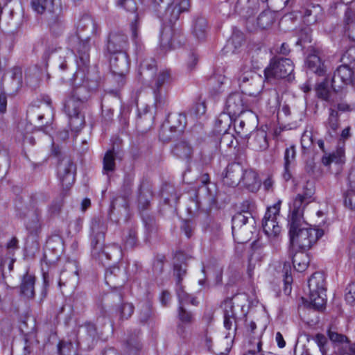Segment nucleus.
I'll return each instance as SVG.
<instances>
[{"label": "nucleus", "instance_id": "1", "mask_svg": "<svg viewBox=\"0 0 355 355\" xmlns=\"http://www.w3.org/2000/svg\"><path fill=\"white\" fill-rule=\"evenodd\" d=\"M139 76L145 80L152 78L150 87L153 91L156 107H162L166 102L167 86L173 81L171 73L168 69L157 73L155 60H144L140 64Z\"/></svg>", "mask_w": 355, "mask_h": 355}, {"label": "nucleus", "instance_id": "2", "mask_svg": "<svg viewBox=\"0 0 355 355\" xmlns=\"http://www.w3.org/2000/svg\"><path fill=\"white\" fill-rule=\"evenodd\" d=\"M106 231L107 225L103 218L93 219L90 234L92 254L102 261H103V257L107 260L117 261L122 256L121 248L117 244L104 247Z\"/></svg>", "mask_w": 355, "mask_h": 355}, {"label": "nucleus", "instance_id": "3", "mask_svg": "<svg viewBox=\"0 0 355 355\" xmlns=\"http://www.w3.org/2000/svg\"><path fill=\"white\" fill-rule=\"evenodd\" d=\"M288 227L291 245L302 251L309 250L324 234L323 230L311 228L305 221L288 223Z\"/></svg>", "mask_w": 355, "mask_h": 355}, {"label": "nucleus", "instance_id": "4", "mask_svg": "<svg viewBox=\"0 0 355 355\" xmlns=\"http://www.w3.org/2000/svg\"><path fill=\"white\" fill-rule=\"evenodd\" d=\"M85 92L84 87H79L73 89L66 99L64 110L69 117V125L72 131L78 132L83 127L85 118L80 114V109L85 97L82 94Z\"/></svg>", "mask_w": 355, "mask_h": 355}, {"label": "nucleus", "instance_id": "5", "mask_svg": "<svg viewBox=\"0 0 355 355\" xmlns=\"http://www.w3.org/2000/svg\"><path fill=\"white\" fill-rule=\"evenodd\" d=\"M280 211V203L277 202L268 208L262 220V227L268 236L270 245L277 250L282 241V227L277 220Z\"/></svg>", "mask_w": 355, "mask_h": 355}, {"label": "nucleus", "instance_id": "6", "mask_svg": "<svg viewBox=\"0 0 355 355\" xmlns=\"http://www.w3.org/2000/svg\"><path fill=\"white\" fill-rule=\"evenodd\" d=\"M309 289V302L317 310L322 309L326 302L325 278L322 273L315 272L308 282Z\"/></svg>", "mask_w": 355, "mask_h": 355}, {"label": "nucleus", "instance_id": "7", "mask_svg": "<svg viewBox=\"0 0 355 355\" xmlns=\"http://www.w3.org/2000/svg\"><path fill=\"white\" fill-rule=\"evenodd\" d=\"M240 89L243 93L249 96H256L260 90V77H257L250 67L244 64L235 75Z\"/></svg>", "mask_w": 355, "mask_h": 355}, {"label": "nucleus", "instance_id": "8", "mask_svg": "<svg viewBox=\"0 0 355 355\" xmlns=\"http://www.w3.org/2000/svg\"><path fill=\"white\" fill-rule=\"evenodd\" d=\"M293 70L294 65L290 59L273 57L264 69V76L267 80L272 78H285L290 77Z\"/></svg>", "mask_w": 355, "mask_h": 355}, {"label": "nucleus", "instance_id": "9", "mask_svg": "<svg viewBox=\"0 0 355 355\" xmlns=\"http://www.w3.org/2000/svg\"><path fill=\"white\" fill-rule=\"evenodd\" d=\"M252 219L250 212L243 210L238 212L232 217V235L239 243L247 242L250 239L251 231L248 225L249 219Z\"/></svg>", "mask_w": 355, "mask_h": 355}, {"label": "nucleus", "instance_id": "10", "mask_svg": "<svg viewBox=\"0 0 355 355\" xmlns=\"http://www.w3.org/2000/svg\"><path fill=\"white\" fill-rule=\"evenodd\" d=\"M130 64V59L127 53H121L110 58V71L119 87L124 85L125 76L129 72Z\"/></svg>", "mask_w": 355, "mask_h": 355}, {"label": "nucleus", "instance_id": "11", "mask_svg": "<svg viewBox=\"0 0 355 355\" xmlns=\"http://www.w3.org/2000/svg\"><path fill=\"white\" fill-rule=\"evenodd\" d=\"M67 42L71 51L73 53L76 52L78 55V64H80V62L82 65L87 67L89 62V52L92 46L90 37H87L82 40L78 33H74L68 37Z\"/></svg>", "mask_w": 355, "mask_h": 355}, {"label": "nucleus", "instance_id": "12", "mask_svg": "<svg viewBox=\"0 0 355 355\" xmlns=\"http://www.w3.org/2000/svg\"><path fill=\"white\" fill-rule=\"evenodd\" d=\"M245 107L243 92L232 93L225 101V112L220 115V117H227L232 120L234 117L239 116L240 114H243Z\"/></svg>", "mask_w": 355, "mask_h": 355}, {"label": "nucleus", "instance_id": "13", "mask_svg": "<svg viewBox=\"0 0 355 355\" xmlns=\"http://www.w3.org/2000/svg\"><path fill=\"white\" fill-rule=\"evenodd\" d=\"M299 12L306 26H313L323 22L325 18L324 9L319 4L307 3L300 7Z\"/></svg>", "mask_w": 355, "mask_h": 355}, {"label": "nucleus", "instance_id": "14", "mask_svg": "<svg viewBox=\"0 0 355 355\" xmlns=\"http://www.w3.org/2000/svg\"><path fill=\"white\" fill-rule=\"evenodd\" d=\"M355 85V76L353 70L347 65L339 66L334 71L331 79V87L338 92L346 85Z\"/></svg>", "mask_w": 355, "mask_h": 355}, {"label": "nucleus", "instance_id": "15", "mask_svg": "<svg viewBox=\"0 0 355 355\" xmlns=\"http://www.w3.org/2000/svg\"><path fill=\"white\" fill-rule=\"evenodd\" d=\"M57 173L62 186L68 188L74 183L76 166L69 158L63 157L58 164Z\"/></svg>", "mask_w": 355, "mask_h": 355}, {"label": "nucleus", "instance_id": "16", "mask_svg": "<svg viewBox=\"0 0 355 355\" xmlns=\"http://www.w3.org/2000/svg\"><path fill=\"white\" fill-rule=\"evenodd\" d=\"M128 46L127 36L121 33H112L109 35L106 50L112 55L127 53Z\"/></svg>", "mask_w": 355, "mask_h": 355}, {"label": "nucleus", "instance_id": "17", "mask_svg": "<svg viewBox=\"0 0 355 355\" xmlns=\"http://www.w3.org/2000/svg\"><path fill=\"white\" fill-rule=\"evenodd\" d=\"M31 8L37 15L56 14L60 9V0H31Z\"/></svg>", "mask_w": 355, "mask_h": 355}, {"label": "nucleus", "instance_id": "18", "mask_svg": "<svg viewBox=\"0 0 355 355\" xmlns=\"http://www.w3.org/2000/svg\"><path fill=\"white\" fill-rule=\"evenodd\" d=\"M309 203H305L304 199L297 194L289 207L288 223L304 222V211Z\"/></svg>", "mask_w": 355, "mask_h": 355}, {"label": "nucleus", "instance_id": "19", "mask_svg": "<svg viewBox=\"0 0 355 355\" xmlns=\"http://www.w3.org/2000/svg\"><path fill=\"white\" fill-rule=\"evenodd\" d=\"M243 171V166L239 163L230 164L223 173L224 184L234 187L241 182Z\"/></svg>", "mask_w": 355, "mask_h": 355}, {"label": "nucleus", "instance_id": "20", "mask_svg": "<svg viewBox=\"0 0 355 355\" xmlns=\"http://www.w3.org/2000/svg\"><path fill=\"white\" fill-rule=\"evenodd\" d=\"M35 276L26 272L21 277L19 286L20 296L27 300L33 299L35 297Z\"/></svg>", "mask_w": 355, "mask_h": 355}, {"label": "nucleus", "instance_id": "21", "mask_svg": "<svg viewBox=\"0 0 355 355\" xmlns=\"http://www.w3.org/2000/svg\"><path fill=\"white\" fill-rule=\"evenodd\" d=\"M190 0H174L172 7H170L166 12L167 20L170 24L175 22L180 17V13L187 12L190 8Z\"/></svg>", "mask_w": 355, "mask_h": 355}, {"label": "nucleus", "instance_id": "22", "mask_svg": "<svg viewBox=\"0 0 355 355\" xmlns=\"http://www.w3.org/2000/svg\"><path fill=\"white\" fill-rule=\"evenodd\" d=\"M305 65L311 72L318 76H324L326 67L320 57L315 53L309 54L305 61Z\"/></svg>", "mask_w": 355, "mask_h": 355}, {"label": "nucleus", "instance_id": "23", "mask_svg": "<svg viewBox=\"0 0 355 355\" xmlns=\"http://www.w3.org/2000/svg\"><path fill=\"white\" fill-rule=\"evenodd\" d=\"M340 126L339 114L338 110L333 107L329 109V117L325 123L327 135L330 138H335L338 134Z\"/></svg>", "mask_w": 355, "mask_h": 355}, {"label": "nucleus", "instance_id": "24", "mask_svg": "<svg viewBox=\"0 0 355 355\" xmlns=\"http://www.w3.org/2000/svg\"><path fill=\"white\" fill-rule=\"evenodd\" d=\"M344 144L342 146H338L336 150L331 153H325L322 157V163L324 166H329L331 163L343 164L345 162V152Z\"/></svg>", "mask_w": 355, "mask_h": 355}, {"label": "nucleus", "instance_id": "25", "mask_svg": "<svg viewBox=\"0 0 355 355\" xmlns=\"http://www.w3.org/2000/svg\"><path fill=\"white\" fill-rule=\"evenodd\" d=\"M250 146L257 151L265 150L268 147L267 134L264 130H260L252 133Z\"/></svg>", "mask_w": 355, "mask_h": 355}, {"label": "nucleus", "instance_id": "26", "mask_svg": "<svg viewBox=\"0 0 355 355\" xmlns=\"http://www.w3.org/2000/svg\"><path fill=\"white\" fill-rule=\"evenodd\" d=\"M173 3L174 0H153L152 8L159 18L168 21L166 12Z\"/></svg>", "mask_w": 355, "mask_h": 355}, {"label": "nucleus", "instance_id": "27", "mask_svg": "<svg viewBox=\"0 0 355 355\" xmlns=\"http://www.w3.org/2000/svg\"><path fill=\"white\" fill-rule=\"evenodd\" d=\"M345 28L349 39L355 41V10L347 8L345 13Z\"/></svg>", "mask_w": 355, "mask_h": 355}, {"label": "nucleus", "instance_id": "28", "mask_svg": "<svg viewBox=\"0 0 355 355\" xmlns=\"http://www.w3.org/2000/svg\"><path fill=\"white\" fill-rule=\"evenodd\" d=\"M241 182L251 191L257 189L260 184L257 173L252 169H243Z\"/></svg>", "mask_w": 355, "mask_h": 355}, {"label": "nucleus", "instance_id": "29", "mask_svg": "<svg viewBox=\"0 0 355 355\" xmlns=\"http://www.w3.org/2000/svg\"><path fill=\"white\" fill-rule=\"evenodd\" d=\"M207 30V21L205 17H197L193 25V34L198 40L205 38Z\"/></svg>", "mask_w": 355, "mask_h": 355}, {"label": "nucleus", "instance_id": "30", "mask_svg": "<svg viewBox=\"0 0 355 355\" xmlns=\"http://www.w3.org/2000/svg\"><path fill=\"white\" fill-rule=\"evenodd\" d=\"M31 218L26 220V227L31 234H37L41 229L40 215L37 211H33L30 214Z\"/></svg>", "mask_w": 355, "mask_h": 355}, {"label": "nucleus", "instance_id": "31", "mask_svg": "<svg viewBox=\"0 0 355 355\" xmlns=\"http://www.w3.org/2000/svg\"><path fill=\"white\" fill-rule=\"evenodd\" d=\"M309 261L308 254L302 252L295 254L293 257V266L297 271L300 272L307 268Z\"/></svg>", "mask_w": 355, "mask_h": 355}, {"label": "nucleus", "instance_id": "32", "mask_svg": "<svg viewBox=\"0 0 355 355\" xmlns=\"http://www.w3.org/2000/svg\"><path fill=\"white\" fill-rule=\"evenodd\" d=\"M168 123H171L170 129L173 132H182L186 126V116L176 114L169 116Z\"/></svg>", "mask_w": 355, "mask_h": 355}, {"label": "nucleus", "instance_id": "33", "mask_svg": "<svg viewBox=\"0 0 355 355\" xmlns=\"http://www.w3.org/2000/svg\"><path fill=\"white\" fill-rule=\"evenodd\" d=\"M243 42V34L239 31L234 32L231 37L227 40L225 49H227V51H232V53H234L242 46Z\"/></svg>", "mask_w": 355, "mask_h": 355}, {"label": "nucleus", "instance_id": "34", "mask_svg": "<svg viewBox=\"0 0 355 355\" xmlns=\"http://www.w3.org/2000/svg\"><path fill=\"white\" fill-rule=\"evenodd\" d=\"M151 198L152 193L148 189L140 188L138 196V207L139 210L144 211L148 208Z\"/></svg>", "mask_w": 355, "mask_h": 355}, {"label": "nucleus", "instance_id": "35", "mask_svg": "<svg viewBox=\"0 0 355 355\" xmlns=\"http://www.w3.org/2000/svg\"><path fill=\"white\" fill-rule=\"evenodd\" d=\"M115 170V154L114 149L109 150L103 157V173H108Z\"/></svg>", "mask_w": 355, "mask_h": 355}, {"label": "nucleus", "instance_id": "36", "mask_svg": "<svg viewBox=\"0 0 355 355\" xmlns=\"http://www.w3.org/2000/svg\"><path fill=\"white\" fill-rule=\"evenodd\" d=\"M87 28H92V32L93 34L96 35L98 33V27L96 22L90 16L85 15L80 19L77 30L78 31H81Z\"/></svg>", "mask_w": 355, "mask_h": 355}, {"label": "nucleus", "instance_id": "37", "mask_svg": "<svg viewBox=\"0 0 355 355\" xmlns=\"http://www.w3.org/2000/svg\"><path fill=\"white\" fill-rule=\"evenodd\" d=\"M160 46L163 49L168 50L172 48V31L169 27L162 28L159 38Z\"/></svg>", "mask_w": 355, "mask_h": 355}, {"label": "nucleus", "instance_id": "38", "mask_svg": "<svg viewBox=\"0 0 355 355\" xmlns=\"http://www.w3.org/2000/svg\"><path fill=\"white\" fill-rule=\"evenodd\" d=\"M173 153L180 158H189L192 153V148L187 142H180L173 148Z\"/></svg>", "mask_w": 355, "mask_h": 355}, {"label": "nucleus", "instance_id": "39", "mask_svg": "<svg viewBox=\"0 0 355 355\" xmlns=\"http://www.w3.org/2000/svg\"><path fill=\"white\" fill-rule=\"evenodd\" d=\"M123 243L126 248H134L137 243V230L135 227L128 229L123 233Z\"/></svg>", "mask_w": 355, "mask_h": 355}, {"label": "nucleus", "instance_id": "40", "mask_svg": "<svg viewBox=\"0 0 355 355\" xmlns=\"http://www.w3.org/2000/svg\"><path fill=\"white\" fill-rule=\"evenodd\" d=\"M135 307L131 303H122L116 310V315L121 320L128 319L133 313Z\"/></svg>", "mask_w": 355, "mask_h": 355}, {"label": "nucleus", "instance_id": "41", "mask_svg": "<svg viewBox=\"0 0 355 355\" xmlns=\"http://www.w3.org/2000/svg\"><path fill=\"white\" fill-rule=\"evenodd\" d=\"M273 14L270 11L262 12L257 18V25L262 29L268 28L274 21Z\"/></svg>", "mask_w": 355, "mask_h": 355}, {"label": "nucleus", "instance_id": "42", "mask_svg": "<svg viewBox=\"0 0 355 355\" xmlns=\"http://www.w3.org/2000/svg\"><path fill=\"white\" fill-rule=\"evenodd\" d=\"M12 86L14 90L19 89L23 83L22 69L20 67H14L11 70Z\"/></svg>", "mask_w": 355, "mask_h": 355}, {"label": "nucleus", "instance_id": "43", "mask_svg": "<svg viewBox=\"0 0 355 355\" xmlns=\"http://www.w3.org/2000/svg\"><path fill=\"white\" fill-rule=\"evenodd\" d=\"M13 329L12 324L9 319H2L0 322V339L6 340Z\"/></svg>", "mask_w": 355, "mask_h": 355}, {"label": "nucleus", "instance_id": "44", "mask_svg": "<svg viewBox=\"0 0 355 355\" xmlns=\"http://www.w3.org/2000/svg\"><path fill=\"white\" fill-rule=\"evenodd\" d=\"M327 336L329 340L334 343L345 345L346 343L348 342V338L346 336L337 332L333 327H330L327 329Z\"/></svg>", "mask_w": 355, "mask_h": 355}, {"label": "nucleus", "instance_id": "45", "mask_svg": "<svg viewBox=\"0 0 355 355\" xmlns=\"http://www.w3.org/2000/svg\"><path fill=\"white\" fill-rule=\"evenodd\" d=\"M176 293L180 305H182L183 303H187L189 302H190L193 305H197L196 300L194 297H191L188 293H187L180 284H177Z\"/></svg>", "mask_w": 355, "mask_h": 355}, {"label": "nucleus", "instance_id": "46", "mask_svg": "<svg viewBox=\"0 0 355 355\" xmlns=\"http://www.w3.org/2000/svg\"><path fill=\"white\" fill-rule=\"evenodd\" d=\"M153 317L152 306L149 302L144 303L139 310V320L141 323L147 322Z\"/></svg>", "mask_w": 355, "mask_h": 355}, {"label": "nucleus", "instance_id": "47", "mask_svg": "<svg viewBox=\"0 0 355 355\" xmlns=\"http://www.w3.org/2000/svg\"><path fill=\"white\" fill-rule=\"evenodd\" d=\"M317 344L322 355H326L329 349V342L324 334H317L313 338Z\"/></svg>", "mask_w": 355, "mask_h": 355}, {"label": "nucleus", "instance_id": "48", "mask_svg": "<svg viewBox=\"0 0 355 355\" xmlns=\"http://www.w3.org/2000/svg\"><path fill=\"white\" fill-rule=\"evenodd\" d=\"M125 347L130 354H135L141 348L138 337L134 336L128 338L125 342Z\"/></svg>", "mask_w": 355, "mask_h": 355}, {"label": "nucleus", "instance_id": "49", "mask_svg": "<svg viewBox=\"0 0 355 355\" xmlns=\"http://www.w3.org/2000/svg\"><path fill=\"white\" fill-rule=\"evenodd\" d=\"M314 193L315 190L313 184L307 182L306 186L304 187L303 192L302 193H299V195L304 199L305 203L309 204L314 200Z\"/></svg>", "mask_w": 355, "mask_h": 355}, {"label": "nucleus", "instance_id": "50", "mask_svg": "<svg viewBox=\"0 0 355 355\" xmlns=\"http://www.w3.org/2000/svg\"><path fill=\"white\" fill-rule=\"evenodd\" d=\"M80 333H86L88 336V340H93L97 334V331L95 325L90 322H85L80 327Z\"/></svg>", "mask_w": 355, "mask_h": 355}, {"label": "nucleus", "instance_id": "51", "mask_svg": "<svg viewBox=\"0 0 355 355\" xmlns=\"http://www.w3.org/2000/svg\"><path fill=\"white\" fill-rule=\"evenodd\" d=\"M296 150L294 146L287 148L284 152V165L294 166Z\"/></svg>", "mask_w": 355, "mask_h": 355}, {"label": "nucleus", "instance_id": "52", "mask_svg": "<svg viewBox=\"0 0 355 355\" xmlns=\"http://www.w3.org/2000/svg\"><path fill=\"white\" fill-rule=\"evenodd\" d=\"M311 42V30L310 28L301 29L298 33V40L297 44L302 45Z\"/></svg>", "mask_w": 355, "mask_h": 355}, {"label": "nucleus", "instance_id": "53", "mask_svg": "<svg viewBox=\"0 0 355 355\" xmlns=\"http://www.w3.org/2000/svg\"><path fill=\"white\" fill-rule=\"evenodd\" d=\"M316 94L318 98L327 101L331 102V92L326 86L325 83H320L316 87Z\"/></svg>", "mask_w": 355, "mask_h": 355}, {"label": "nucleus", "instance_id": "54", "mask_svg": "<svg viewBox=\"0 0 355 355\" xmlns=\"http://www.w3.org/2000/svg\"><path fill=\"white\" fill-rule=\"evenodd\" d=\"M58 352L60 355H76V349L71 343H60Z\"/></svg>", "mask_w": 355, "mask_h": 355}, {"label": "nucleus", "instance_id": "55", "mask_svg": "<svg viewBox=\"0 0 355 355\" xmlns=\"http://www.w3.org/2000/svg\"><path fill=\"white\" fill-rule=\"evenodd\" d=\"M49 25L50 30L55 34L59 33L63 29V22L58 15H56L53 19L49 20Z\"/></svg>", "mask_w": 355, "mask_h": 355}, {"label": "nucleus", "instance_id": "56", "mask_svg": "<svg viewBox=\"0 0 355 355\" xmlns=\"http://www.w3.org/2000/svg\"><path fill=\"white\" fill-rule=\"evenodd\" d=\"M117 6L132 13L137 10V3L135 0H118Z\"/></svg>", "mask_w": 355, "mask_h": 355}, {"label": "nucleus", "instance_id": "57", "mask_svg": "<svg viewBox=\"0 0 355 355\" xmlns=\"http://www.w3.org/2000/svg\"><path fill=\"white\" fill-rule=\"evenodd\" d=\"M345 205L349 209H355V191L348 190L345 196Z\"/></svg>", "mask_w": 355, "mask_h": 355}, {"label": "nucleus", "instance_id": "58", "mask_svg": "<svg viewBox=\"0 0 355 355\" xmlns=\"http://www.w3.org/2000/svg\"><path fill=\"white\" fill-rule=\"evenodd\" d=\"M345 300L349 304H355V281L346 288Z\"/></svg>", "mask_w": 355, "mask_h": 355}, {"label": "nucleus", "instance_id": "59", "mask_svg": "<svg viewBox=\"0 0 355 355\" xmlns=\"http://www.w3.org/2000/svg\"><path fill=\"white\" fill-rule=\"evenodd\" d=\"M178 317L180 320L184 324H189L192 321V314L187 311L182 305L179 306Z\"/></svg>", "mask_w": 355, "mask_h": 355}, {"label": "nucleus", "instance_id": "60", "mask_svg": "<svg viewBox=\"0 0 355 355\" xmlns=\"http://www.w3.org/2000/svg\"><path fill=\"white\" fill-rule=\"evenodd\" d=\"M234 126L236 132L240 135L241 137H245L247 135L248 131H244V128L245 126V121L241 119H234Z\"/></svg>", "mask_w": 355, "mask_h": 355}, {"label": "nucleus", "instance_id": "61", "mask_svg": "<svg viewBox=\"0 0 355 355\" xmlns=\"http://www.w3.org/2000/svg\"><path fill=\"white\" fill-rule=\"evenodd\" d=\"M235 321L234 314L232 311H225L224 313V327L227 330H231L233 322Z\"/></svg>", "mask_w": 355, "mask_h": 355}, {"label": "nucleus", "instance_id": "62", "mask_svg": "<svg viewBox=\"0 0 355 355\" xmlns=\"http://www.w3.org/2000/svg\"><path fill=\"white\" fill-rule=\"evenodd\" d=\"M138 27H139L138 15H134L133 21L131 22L130 28H131V31H132V40H133V41H134V42L135 43L136 45H137V44L139 43V41L137 40V37H138L137 29H138Z\"/></svg>", "mask_w": 355, "mask_h": 355}, {"label": "nucleus", "instance_id": "63", "mask_svg": "<svg viewBox=\"0 0 355 355\" xmlns=\"http://www.w3.org/2000/svg\"><path fill=\"white\" fill-rule=\"evenodd\" d=\"M120 269L119 267L114 266L111 268H108L105 271V282L107 284H110V283L113 282V279L115 275H116V272H119Z\"/></svg>", "mask_w": 355, "mask_h": 355}, {"label": "nucleus", "instance_id": "64", "mask_svg": "<svg viewBox=\"0 0 355 355\" xmlns=\"http://www.w3.org/2000/svg\"><path fill=\"white\" fill-rule=\"evenodd\" d=\"M312 143L311 132L305 131L301 138V144L303 148H309Z\"/></svg>", "mask_w": 355, "mask_h": 355}]
</instances>
